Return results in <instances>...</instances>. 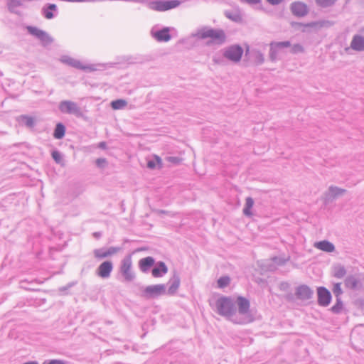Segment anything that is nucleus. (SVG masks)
<instances>
[{
    "label": "nucleus",
    "mask_w": 364,
    "mask_h": 364,
    "mask_svg": "<svg viewBox=\"0 0 364 364\" xmlns=\"http://www.w3.org/2000/svg\"><path fill=\"white\" fill-rule=\"evenodd\" d=\"M196 36L200 39H209L208 42L213 44H222L226 40L225 33L221 29L203 28Z\"/></svg>",
    "instance_id": "f257e3e1"
},
{
    "label": "nucleus",
    "mask_w": 364,
    "mask_h": 364,
    "mask_svg": "<svg viewBox=\"0 0 364 364\" xmlns=\"http://www.w3.org/2000/svg\"><path fill=\"white\" fill-rule=\"evenodd\" d=\"M218 312L224 316H230L234 312V304L232 301L225 296L219 298L215 303Z\"/></svg>",
    "instance_id": "f03ea898"
},
{
    "label": "nucleus",
    "mask_w": 364,
    "mask_h": 364,
    "mask_svg": "<svg viewBox=\"0 0 364 364\" xmlns=\"http://www.w3.org/2000/svg\"><path fill=\"white\" fill-rule=\"evenodd\" d=\"M179 5L180 1L178 0L154 1L150 3L149 7L152 10L156 11H165L169 9H174Z\"/></svg>",
    "instance_id": "7ed1b4c3"
},
{
    "label": "nucleus",
    "mask_w": 364,
    "mask_h": 364,
    "mask_svg": "<svg viewBox=\"0 0 364 364\" xmlns=\"http://www.w3.org/2000/svg\"><path fill=\"white\" fill-rule=\"evenodd\" d=\"M132 260L131 255H129L122 259L120 272L124 279L127 282H130L134 278V274L132 270Z\"/></svg>",
    "instance_id": "20e7f679"
},
{
    "label": "nucleus",
    "mask_w": 364,
    "mask_h": 364,
    "mask_svg": "<svg viewBox=\"0 0 364 364\" xmlns=\"http://www.w3.org/2000/svg\"><path fill=\"white\" fill-rule=\"evenodd\" d=\"M243 54L242 48L239 46H232L224 52V56L233 62H238Z\"/></svg>",
    "instance_id": "39448f33"
},
{
    "label": "nucleus",
    "mask_w": 364,
    "mask_h": 364,
    "mask_svg": "<svg viewBox=\"0 0 364 364\" xmlns=\"http://www.w3.org/2000/svg\"><path fill=\"white\" fill-rule=\"evenodd\" d=\"M166 287L164 284H156L146 287L144 290L146 298H151L162 295L165 293Z\"/></svg>",
    "instance_id": "423d86ee"
},
{
    "label": "nucleus",
    "mask_w": 364,
    "mask_h": 364,
    "mask_svg": "<svg viewBox=\"0 0 364 364\" xmlns=\"http://www.w3.org/2000/svg\"><path fill=\"white\" fill-rule=\"evenodd\" d=\"M60 109L63 112L80 114V109L76 103L71 101H63L60 104Z\"/></svg>",
    "instance_id": "0eeeda50"
},
{
    "label": "nucleus",
    "mask_w": 364,
    "mask_h": 364,
    "mask_svg": "<svg viewBox=\"0 0 364 364\" xmlns=\"http://www.w3.org/2000/svg\"><path fill=\"white\" fill-rule=\"evenodd\" d=\"M291 43L289 41L283 42H273L271 43L270 46V58L272 60H275L279 51L284 48L290 47Z\"/></svg>",
    "instance_id": "6e6552de"
},
{
    "label": "nucleus",
    "mask_w": 364,
    "mask_h": 364,
    "mask_svg": "<svg viewBox=\"0 0 364 364\" xmlns=\"http://www.w3.org/2000/svg\"><path fill=\"white\" fill-rule=\"evenodd\" d=\"M291 10L294 15L296 16H304L308 13L307 6L301 1H296L291 4Z\"/></svg>",
    "instance_id": "1a4fd4ad"
},
{
    "label": "nucleus",
    "mask_w": 364,
    "mask_h": 364,
    "mask_svg": "<svg viewBox=\"0 0 364 364\" xmlns=\"http://www.w3.org/2000/svg\"><path fill=\"white\" fill-rule=\"evenodd\" d=\"M60 61L65 64H67L70 66H72L73 68L81 69V70H93L94 68H92L90 66L83 65L81 62L79 60H77L74 58H72L68 56H64L60 59Z\"/></svg>",
    "instance_id": "9d476101"
},
{
    "label": "nucleus",
    "mask_w": 364,
    "mask_h": 364,
    "mask_svg": "<svg viewBox=\"0 0 364 364\" xmlns=\"http://www.w3.org/2000/svg\"><path fill=\"white\" fill-rule=\"evenodd\" d=\"M331 300V296L328 290L324 287L318 289V301L321 306H328Z\"/></svg>",
    "instance_id": "9b49d317"
},
{
    "label": "nucleus",
    "mask_w": 364,
    "mask_h": 364,
    "mask_svg": "<svg viewBox=\"0 0 364 364\" xmlns=\"http://www.w3.org/2000/svg\"><path fill=\"white\" fill-rule=\"evenodd\" d=\"M113 265L110 261L102 262L97 269V274L102 278H107L110 276Z\"/></svg>",
    "instance_id": "f8f14e48"
},
{
    "label": "nucleus",
    "mask_w": 364,
    "mask_h": 364,
    "mask_svg": "<svg viewBox=\"0 0 364 364\" xmlns=\"http://www.w3.org/2000/svg\"><path fill=\"white\" fill-rule=\"evenodd\" d=\"M28 31L33 36L37 37L43 42L50 41V36L43 31L33 26H28Z\"/></svg>",
    "instance_id": "ddd939ff"
},
{
    "label": "nucleus",
    "mask_w": 364,
    "mask_h": 364,
    "mask_svg": "<svg viewBox=\"0 0 364 364\" xmlns=\"http://www.w3.org/2000/svg\"><path fill=\"white\" fill-rule=\"evenodd\" d=\"M350 48L356 51L364 50V37L359 35L354 36L350 43Z\"/></svg>",
    "instance_id": "4468645a"
},
{
    "label": "nucleus",
    "mask_w": 364,
    "mask_h": 364,
    "mask_svg": "<svg viewBox=\"0 0 364 364\" xmlns=\"http://www.w3.org/2000/svg\"><path fill=\"white\" fill-rule=\"evenodd\" d=\"M237 304L240 314H246L249 312L250 301L248 299L243 296H238L237 299Z\"/></svg>",
    "instance_id": "2eb2a0df"
},
{
    "label": "nucleus",
    "mask_w": 364,
    "mask_h": 364,
    "mask_svg": "<svg viewBox=\"0 0 364 364\" xmlns=\"http://www.w3.org/2000/svg\"><path fill=\"white\" fill-rule=\"evenodd\" d=\"M314 247L324 252H331L334 250V245L328 241L323 240L316 242Z\"/></svg>",
    "instance_id": "dca6fc26"
},
{
    "label": "nucleus",
    "mask_w": 364,
    "mask_h": 364,
    "mask_svg": "<svg viewBox=\"0 0 364 364\" xmlns=\"http://www.w3.org/2000/svg\"><path fill=\"white\" fill-rule=\"evenodd\" d=\"M154 263V259L151 257H146L139 260V266L142 272H146Z\"/></svg>",
    "instance_id": "f3484780"
},
{
    "label": "nucleus",
    "mask_w": 364,
    "mask_h": 364,
    "mask_svg": "<svg viewBox=\"0 0 364 364\" xmlns=\"http://www.w3.org/2000/svg\"><path fill=\"white\" fill-rule=\"evenodd\" d=\"M296 295L300 299H309L312 295V291L307 286H301L297 289Z\"/></svg>",
    "instance_id": "a211bd4d"
},
{
    "label": "nucleus",
    "mask_w": 364,
    "mask_h": 364,
    "mask_svg": "<svg viewBox=\"0 0 364 364\" xmlns=\"http://www.w3.org/2000/svg\"><path fill=\"white\" fill-rule=\"evenodd\" d=\"M155 38L159 41H168L171 38L169 35V29L166 28L159 31L154 34Z\"/></svg>",
    "instance_id": "6ab92c4d"
},
{
    "label": "nucleus",
    "mask_w": 364,
    "mask_h": 364,
    "mask_svg": "<svg viewBox=\"0 0 364 364\" xmlns=\"http://www.w3.org/2000/svg\"><path fill=\"white\" fill-rule=\"evenodd\" d=\"M166 272L167 267H166L164 262H160L159 267H155L152 269V275L154 277H160Z\"/></svg>",
    "instance_id": "aec40b11"
},
{
    "label": "nucleus",
    "mask_w": 364,
    "mask_h": 364,
    "mask_svg": "<svg viewBox=\"0 0 364 364\" xmlns=\"http://www.w3.org/2000/svg\"><path fill=\"white\" fill-rule=\"evenodd\" d=\"M154 160H150L147 162V167L150 169H154L156 168H161L162 167V160L161 159L157 156H154Z\"/></svg>",
    "instance_id": "412c9836"
},
{
    "label": "nucleus",
    "mask_w": 364,
    "mask_h": 364,
    "mask_svg": "<svg viewBox=\"0 0 364 364\" xmlns=\"http://www.w3.org/2000/svg\"><path fill=\"white\" fill-rule=\"evenodd\" d=\"M65 132V127L62 124L59 123L56 125L53 136L55 139H61L64 136Z\"/></svg>",
    "instance_id": "4be33fe9"
},
{
    "label": "nucleus",
    "mask_w": 364,
    "mask_h": 364,
    "mask_svg": "<svg viewBox=\"0 0 364 364\" xmlns=\"http://www.w3.org/2000/svg\"><path fill=\"white\" fill-rule=\"evenodd\" d=\"M117 252V250L115 248H111L107 251L102 252L100 250H97L95 252V255L97 258H104L107 257L112 254Z\"/></svg>",
    "instance_id": "5701e85b"
},
{
    "label": "nucleus",
    "mask_w": 364,
    "mask_h": 364,
    "mask_svg": "<svg viewBox=\"0 0 364 364\" xmlns=\"http://www.w3.org/2000/svg\"><path fill=\"white\" fill-rule=\"evenodd\" d=\"M253 205H254L253 199L250 197L247 198L246 202H245V207L243 210L245 215H246L247 216L252 215L251 209L253 207Z\"/></svg>",
    "instance_id": "b1692460"
},
{
    "label": "nucleus",
    "mask_w": 364,
    "mask_h": 364,
    "mask_svg": "<svg viewBox=\"0 0 364 364\" xmlns=\"http://www.w3.org/2000/svg\"><path fill=\"white\" fill-rule=\"evenodd\" d=\"M56 9L55 4H50L47 9H43V14L46 18L51 19L53 17V11Z\"/></svg>",
    "instance_id": "393cba45"
},
{
    "label": "nucleus",
    "mask_w": 364,
    "mask_h": 364,
    "mask_svg": "<svg viewBox=\"0 0 364 364\" xmlns=\"http://www.w3.org/2000/svg\"><path fill=\"white\" fill-rule=\"evenodd\" d=\"M180 286V281L178 278H174L171 281V284L168 289V293L171 294H174Z\"/></svg>",
    "instance_id": "a878e982"
},
{
    "label": "nucleus",
    "mask_w": 364,
    "mask_h": 364,
    "mask_svg": "<svg viewBox=\"0 0 364 364\" xmlns=\"http://www.w3.org/2000/svg\"><path fill=\"white\" fill-rule=\"evenodd\" d=\"M111 105L114 109H119L127 105V102L124 100H117L112 102Z\"/></svg>",
    "instance_id": "bb28decb"
},
{
    "label": "nucleus",
    "mask_w": 364,
    "mask_h": 364,
    "mask_svg": "<svg viewBox=\"0 0 364 364\" xmlns=\"http://www.w3.org/2000/svg\"><path fill=\"white\" fill-rule=\"evenodd\" d=\"M346 271L343 267H337L333 270V276L337 278H342L345 276Z\"/></svg>",
    "instance_id": "cd10ccee"
},
{
    "label": "nucleus",
    "mask_w": 364,
    "mask_h": 364,
    "mask_svg": "<svg viewBox=\"0 0 364 364\" xmlns=\"http://www.w3.org/2000/svg\"><path fill=\"white\" fill-rule=\"evenodd\" d=\"M230 281V279L228 277H220L218 280V285L220 288H224L229 284Z\"/></svg>",
    "instance_id": "c85d7f7f"
},
{
    "label": "nucleus",
    "mask_w": 364,
    "mask_h": 364,
    "mask_svg": "<svg viewBox=\"0 0 364 364\" xmlns=\"http://www.w3.org/2000/svg\"><path fill=\"white\" fill-rule=\"evenodd\" d=\"M358 280L354 277H349L346 281V285L347 287L354 289L358 285Z\"/></svg>",
    "instance_id": "c756f323"
},
{
    "label": "nucleus",
    "mask_w": 364,
    "mask_h": 364,
    "mask_svg": "<svg viewBox=\"0 0 364 364\" xmlns=\"http://www.w3.org/2000/svg\"><path fill=\"white\" fill-rule=\"evenodd\" d=\"M316 3L323 7H326L333 5L336 0H316Z\"/></svg>",
    "instance_id": "7c9ffc66"
},
{
    "label": "nucleus",
    "mask_w": 364,
    "mask_h": 364,
    "mask_svg": "<svg viewBox=\"0 0 364 364\" xmlns=\"http://www.w3.org/2000/svg\"><path fill=\"white\" fill-rule=\"evenodd\" d=\"M291 53H294V54H296V53H303L304 51V49L303 48V46L300 44H296V45H294L291 48Z\"/></svg>",
    "instance_id": "2f4dec72"
},
{
    "label": "nucleus",
    "mask_w": 364,
    "mask_h": 364,
    "mask_svg": "<svg viewBox=\"0 0 364 364\" xmlns=\"http://www.w3.org/2000/svg\"><path fill=\"white\" fill-rule=\"evenodd\" d=\"M333 291L336 296H338L342 294V289L341 288L340 283H336L334 284Z\"/></svg>",
    "instance_id": "473e14b6"
},
{
    "label": "nucleus",
    "mask_w": 364,
    "mask_h": 364,
    "mask_svg": "<svg viewBox=\"0 0 364 364\" xmlns=\"http://www.w3.org/2000/svg\"><path fill=\"white\" fill-rule=\"evenodd\" d=\"M21 118L24 120V122L27 126L32 127L33 125L34 120L33 117L28 116H23Z\"/></svg>",
    "instance_id": "72a5a7b5"
},
{
    "label": "nucleus",
    "mask_w": 364,
    "mask_h": 364,
    "mask_svg": "<svg viewBox=\"0 0 364 364\" xmlns=\"http://www.w3.org/2000/svg\"><path fill=\"white\" fill-rule=\"evenodd\" d=\"M52 157L55 162L60 164L62 161V157L58 151H53L52 152Z\"/></svg>",
    "instance_id": "f704fd0d"
},
{
    "label": "nucleus",
    "mask_w": 364,
    "mask_h": 364,
    "mask_svg": "<svg viewBox=\"0 0 364 364\" xmlns=\"http://www.w3.org/2000/svg\"><path fill=\"white\" fill-rule=\"evenodd\" d=\"M96 164L100 168H103L107 164V160L105 158L97 159L96 160Z\"/></svg>",
    "instance_id": "c9c22d12"
},
{
    "label": "nucleus",
    "mask_w": 364,
    "mask_h": 364,
    "mask_svg": "<svg viewBox=\"0 0 364 364\" xmlns=\"http://www.w3.org/2000/svg\"><path fill=\"white\" fill-rule=\"evenodd\" d=\"M43 364H65L64 362L59 360H52L48 362H45Z\"/></svg>",
    "instance_id": "e433bc0d"
},
{
    "label": "nucleus",
    "mask_w": 364,
    "mask_h": 364,
    "mask_svg": "<svg viewBox=\"0 0 364 364\" xmlns=\"http://www.w3.org/2000/svg\"><path fill=\"white\" fill-rule=\"evenodd\" d=\"M341 304L339 303V301L338 302V304L336 305V306H333L332 307V311L337 313L339 311V309L341 308Z\"/></svg>",
    "instance_id": "4c0bfd02"
},
{
    "label": "nucleus",
    "mask_w": 364,
    "mask_h": 364,
    "mask_svg": "<svg viewBox=\"0 0 364 364\" xmlns=\"http://www.w3.org/2000/svg\"><path fill=\"white\" fill-rule=\"evenodd\" d=\"M267 1L268 3H269L270 4L276 5V4H279V3H281L282 1V0H267Z\"/></svg>",
    "instance_id": "58836bf2"
},
{
    "label": "nucleus",
    "mask_w": 364,
    "mask_h": 364,
    "mask_svg": "<svg viewBox=\"0 0 364 364\" xmlns=\"http://www.w3.org/2000/svg\"><path fill=\"white\" fill-rule=\"evenodd\" d=\"M331 191H332V193H333V194H335V195H336V194H337V192H343V191L339 190V189H338V188H331Z\"/></svg>",
    "instance_id": "ea45409f"
},
{
    "label": "nucleus",
    "mask_w": 364,
    "mask_h": 364,
    "mask_svg": "<svg viewBox=\"0 0 364 364\" xmlns=\"http://www.w3.org/2000/svg\"><path fill=\"white\" fill-rule=\"evenodd\" d=\"M169 160L171 161H175V159H173V158H170Z\"/></svg>",
    "instance_id": "a19ab883"
},
{
    "label": "nucleus",
    "mask_w": 364,
    "mask_h": 364,
    "mask_svg": "<svg viewBox=\"0 0 364 364\" xmlns=\"http://www.w3.org/2000/svg\"><path fill=\"white\" fill-rule=\"evenodd\" d=\"M100 146L101 147H105V144H100Z\"/></svg>",
    "instance_id": "79ce46f5"
}]
</instances>
